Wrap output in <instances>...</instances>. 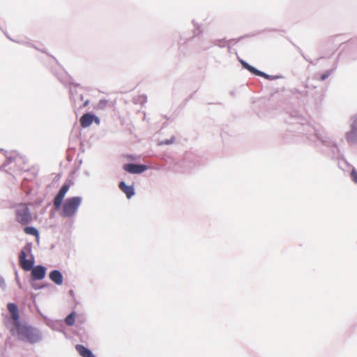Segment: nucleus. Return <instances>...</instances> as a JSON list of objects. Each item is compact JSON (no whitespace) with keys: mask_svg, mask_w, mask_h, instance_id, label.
Segmentation results:
<instances>
[{"mask_svg":"<svg viewBox=\"0 0 357 357\" xmlns=\"http://www.w3.org/2000/svg\"><path fill=\"white\" fill-rule=\"evenodd\" d=\"M285 114L287 115L285 122L291 125L289 132L304 135L317 151L332 159L336 158L338 167L343 172H349L353 166L346 160L335 140L327 135L321 126L309 122L308 113Z\"/></svg>","mask_w":357,"mask_h":357,"instance_id":"nucleus-1","label":"nucleus"},{"mask_svg":"<svg viewBox=\"0 0 357 357\" xmlns=\"http://www.w3.org/2000/svg\"><path fill=\"white\" fill-rule=\"evenodd\" d=\"M9 329L12 335L17 337L18 340L30 344L39 343L43 338V333L38 328L24 320L10 326Z\"/></svg>","mask_w":357,"mask_h":357,"instance_id":"nucleus-2","label":"nucleus"},{"mask_svg":"<svg viewBox=\"0 0 357 357\" xmlns=\"http://www.w3.org/2000/svg\"><path fill=\"white\" fill-rule=\"evenodd\" d=\"M58 80L66 87H69V93L71 96V103L73 112H77L85 107L89 103V100H84L82 94H78L76 88L79 84L74 82L73 77L66 71L62 70L56 74Z\"/></svg>","mask_w":357,"mask_h":357,"instance_id":"nucleus-3","label":"nucleus"},{"mask_svg":"<svg viewBox=\"0 0 357 357\" xmlns=\"http://www.w3.org/2000/svg\"><path fill=\"white\" fill-rule=\"evenodd\" d=\"M32 242H27L18 255L20 265L26 272L31 271L35 266V257L32 253Z\"/></svg>","mask_w":357,"mask_h":357,"instance_id":"nucleus-4","label":"nucleus"},{"mask_svg":"<svg viewBox=\"0 0 357 357\" xmlns=\"http://www.w3.org/2000/svg\"><path fill=\"white\" fill-rule=\"evenodd\" d=\"M82 202V197L75 196L65 199L60 215L63 218L74 216L79 209Z\"/></svg>","mask_w":357,"mask_h":357,"instance_id":"nucleus-5","label":"nucleus"},{"mask_svg":"<svg viewBox=\"0 0 357 357\" xmlns=\"http://www.w3.org/2000/svg\"><path fill=\"white\" fill-rule=\"evenodd\" d=\"M238 59L239 63L241 65V67L243 69L248 70L253 75L265 78L266 79L270 80V81L282 79L284 77L281 75H269L264 71H261V70L257 69L256 67L250 65L249 63H248L246 61L243 60V59L238 58Z\"/></svg>","mask_w":357,"mask_h":357,"instance_id":"nucleus-6","label":"nucleus"},{"mask_svg":"<svg viewBox=\"0 0 357 357\" xmlns=\"http://www.w3.org/2000/svg\"><path fill=\"white\" fill-rule=\"evenodd\" d=\"M15 219L17 222L22 225H26L31 222L32 215L26 204H20L15 210Z\"/></svg>","mask_w":357,"mask_h":357,"instance_id":"nucleus-7","label":"nucleus"},{"mask_svg":"<svg viewBox=\"0 0 357 357\" xmlns=\"http://www.w3.org/2000/svg\"><path fill=\"white\" fill-rule=\"evenodd\" d=\"M7 309L11 315L10 317H6L5 324L8 328H10V326L17 324L22 320L21 319L18 306L15 303H8L7 305Z\"/></svg>","mask_w":357,"mask_h":357,"instance_id":"nucleus-8","label":"nucleus"},{"mask_svg":"<svg viewBox=\"0 0 357 357\" xmlns=\"http://www.w3.org/2000/svg\"><path fill=\"white\" fill-rule=\"evenodd\" d=\"M350 130L345 134V139L350 145H357V114L351 118Z\"/></svg>","mask_w":357,"mask_h":357,"instance_id":"nucleus-9","label":"nucleus"},{"mask_svg":"<svg viewBox=\"0 0 357 357\" xmlns=\"http://www.w3.org/2000/svg\"><path fill=\"white\" fill-rule=\"evenodd\" d=\"M47 267L42 265H36L31 271L30 282H36L43 280L47 273Z\"/></svg>","mask_w":357,"mask_h":357,"instance_id":"nucleus-10","label":"nucleus"},{"mask_svg":"<svg viewBox=\"0 0 357 357\" xmlns=\"http://www.w3.org/2000/svg\"><path fill=\"white\" fill-rule=\"evenodd\" d=\"M119 189L126 194L128 199H130L135 195L134 185H127L124 181H121L119 183Z\"/></svg>","mask_w":357,"mask_h":357,"instance_id":"nucleus-11","label":"nucleus"},{"mask_svg":"<svg viewBox=\"0 0 357 357\" xmlns=\"http://www.w3.org/2000/svg\"><path fill=\"white\" fill-rule=\"evenodd\" d=\"M49 278L56 285H61L63 282V275L59 269H53L49 273Z\"/></svg>","mask_w":357,"mask_h":357,"instance_id":"nucleus-12","label":"nucleus"},{"mask_svg":"<svg viewBox=\"0 0 357 357\" xmlns=\"http://www.w3.org/2000/svg\"><path fill=\"white\" fill-rule=\"evenodd\" d=\"M75 349L82 357H96L91 349L83 344H76Z\"/></svg>","mask_w":357,"mask_h":357,"instance_id":"nucleus-13","label":"nucleus"},{"mask_svg":"<svg viewBox=\"0 0 357 357\" xmlns=\"http://www.w3.org/2000/svg\"><path fill=\"white\" fill-rule=\"evenodd\" d=\"M79 122L82 128H89L93 123L92 113H84Z\"/></svg>","mask_w":357,"mask_h":357,"instance_id":"nucleus-14","label":"nucleus"},{"mask_svg":"<svg viewBox=\"0 0 357 357\" xmlns=\"http://www.w3.org/2000/svg\"><path fill=\"white\" fill-rule=\"evenodd\" d=\"M24 172L27 174L26 176H24V180L26 181H33L38 175V168L36 167H32L30 169H22Z\"/></svg>","mask_w":357,"mask_h":357,"instance_id":"nucleus-15","label":"nucleus"},{"mask_svg":"<svg viewBox=\"0 0 357 357\" xmlns=\"http://www.w3.org/2000/svg\"><path fill=\"white\" fill-rule=\"evenodd\" d=\"M23 230L25 234L35 236L36 240L38 241H39L40 232H39V230L36 227L26 225L24 227Z\"/></svg>","mask_w":357,"mask_h":357,"instance_id":"nucleus-16","label":"nucleus"},{"mask_svg":"<svg viewBox=\"0 0 357 357\" xmlns=\"http://www.w3.org/2000/svg\"><path fill=\"white\" fill-rule=\"evenodd\" d=\"M107 105L112 107L114 105V102L109 101L105 98H102L97 104L93 105V109L96 110H103L107 108Z\"/></svg>","mask_w":357,"mask_h":357,"instance_id":"nucleus-17","label":"nucleus"},{"mask_svg":"<svg viewBox=\"0 0 357 357\" xmlns=\"http://www.w3.org/2000/svg\"><path fill=\"white\" fill-rule=\"evenodd\" d=\"M64 197H65L64 196H62L57 193L54 196V197L53 199V205H54V209L55 211H58L63 207V203L65 201Z\"/></svg>","mask_w":357,"mask_h":357,"instance_id":"nucleus-18","label":"nucleus"},{"mask_svg":"<svg viewBox=\"0 0 357 357\" xmlns=\"http://www.w3.org/2000/svg\"><path fill=\"white\" fill-rule=\"evenodd\" d=\"M73 184V182L71 179L67 178L61 187L60 188L59 190L58 191L57 194L61 195L62 196H66V193L69 190L71 185Z\"/></svg>","mask_w":357,"mask_h":357,"instance_id":"nucleus-19","label":"nucleus"},{"mask_svg":"<svg viewBox=\"0 0 357 357\" xmlns=\"http://www.w3.org/2000/svg\"><path fill=\"white\" fill-rule=\"evenodd\" d=\"M77 314L75 310L71 311L65 318L64 321L68 326H73L75 325L76 321Z\"/></svg>","mask_w":357,"mask_h":357,"instance_id":"nucleus-20","label":"nucleus"},{"mask_svg":"<svg viewBox=\"0 0 357 357\" xmlns=\"http://www.w3.org/2000/svg\"><path fill=\"white\" fill-rule=\"evenodd\" d=\"M337 67V60H336L335 61L332 68L326 70L324 73H323L320 75L319 80L322 81V82L325 81L329 76H331L333 73V72L336 70Z\"/></svg>","mask_w":357,"mask_h":357,"instance_id":"nucleus-21","label":"nucleus"},{"mask_svg":"<svg viewBox=\"0 0 357 357\" xmlns=\"http://www.w3.org/2000/svg\"><path fill=\"white\" fill-rule=\"evenodd\" d=\"M137 163L128 162L123 165L124 171L129 174H135Z\"/></svg>","mask_w":357,"mask_h":357,"instance_id":"nucleus-22","label":"nucleus"},{"mask_svg":"<svg viewBox=\"0 0 357 357\" xmlns=\"http://www.w3.org/2000/svg\"><path fill=\"white\" fill-rule=\"evenodd\" d=\"M149 169L148 165L145 164L137 163L135 174H141Z\"/></svg>","mask_w":357,"mask_h":357,"instance_id":"nucleus-23","label":"nucleus"},{"mask_svg":"<svg viewBox=\"0 0 357 357\" xmlns=\"http://www.w3.org/2000/svg\"><path fill=\"white\" fill-rule=\"evenodd\" d=\"M176 137L172 135L169 139H166L164 140L159 141L158 142V145L164 146V145H170L172 144L175 142Z\"/></svg>","mask_w":357,"mask_h":357,"instance_id":"nucleus-24","label":"nucleus"},{"mask_svg":"<svg viewBox=\"0 0 357 357\" xmlns=\"http://www.w3.org/2000/svg\"><path fill=\"white\" fill-rule=\"evenodd\" d=\"M247 36H243L237 38H231L227 41V47L229 49V52H231V45L236 44L238 42H239L243 38H245Z\"/></svg>","mask_w":357,"mask_h":357,"instance_id":"nucleus-25","label":"nucleus"},{"mask_svg":"<svg viewBox=\"0 0 357 357\" xmlns=\"http://www.w3.org/2000/svg\"><path fill=\"white\" fill-rule=\"evenodd\" d=\"M15 158L14 156H12V155H6V160L4 161V162L1 165L0 169H3V168H5L6 167H7L8 165H10V163H12L14 160H15Z\"/></svg>","mask_w":357,"mask_h":357,"instance_id":"nucleus-26","label":"nucleus"},{"mask_svg":"<svg viewBox=\"0 0 357 357\" xmlns=\"http://www.w3.org/2000/svg\"><path fill=\"white\" fill-rule=\"evenodd\" d=\"M293 45L296 47V49L297 50L298 52L303 57V59L305 60H306L307 61H308L310 63L312 64V65H316L317 64V62L314 63L312 59H307L305 55L304 54L303 50L298 47L295 44H293Z\"/></svg>","mask_w":357,"mask_h":357,"instance_id":"nucleus-27","label":"nucleus"},{"mask_svg":"<svg viewBox=\"0 0 357 357\" xmlns=\"http://www.w3.org/2000/svg\"><path fill=\"white\" fill-rule=\"evenodd\" d=\"M192 23L193 24L195 27V29L193 30V36H192V38H194L199 35L202 33V31L200 30L199 25L198 24V23L195 22V20H192Z\"/></svg>","mask_w":357,"mask_h":357,"instance_id":"nucleus-28","label":"nucleus"},{"mask_svg":"<svg viewBox=\"0 0 357 357\" xmlns=\"http://www.w3.org/2000/svg\"><path fill=\"white\" fill-rule=\"evenodd\" d=\"M350 178L354 183H357V170L354 167H351L350 173Z\"/></svg>","mask_w":357,"mask_h":357,"instance_id":"nucleus-29","label":"nucleus"},{"mask_svg":"<svg viewBox=\"0 0 357 357\" xmlns=\"http://www.w3.org/2000/svg\"><path fill=\"white\" fill-rule=\"evenodd\" d=\"M136 102L144 105L147 102V96L144 94L140 95L136 99Z\"/></svg>","mask_w":357,"mask_h":357,"instance_id":"nucleus-30","label":"nucleus"},{"mask_svg":"<svg viewBox=\"0 0 357 357\" xmlns=\"http://www.w3.org/2000/svg\"><path fill=\"white\" fill-rule=\"evenodd\" d=\"M226 40L224 39H220V40H215L213 42L214 45H218V47L222 48L226 47Z\"/></svg>","mask_w":357,"mask_h":357,"instance_id":"nucleus-31","label":"nucleus"},{"mask_svg":"<svg viewBox=\"0 0 357 357\" xmlns=\"http://www.w3.org/2000/svg\"><path fill=\"white\" fill-rule=\"evenodd\" d=\"M15 279L20 289H22V284L20 281V277L18 275V272L17 270L15 271Z\"/></svg>","mask_w":357,"mask_h":357,"instance_id":"nucleus-32","label":"nucleus"},{"mask_svg":"<svg viewBox=\"0 0 357 357\" xmlns=\"http://www.w3.org/2000/svg\"><path fill=\"white\" fill-rule=\"evenodd\" d=\"M31 286L35 290L43 289L41 284H37L35 282H31Z\"/></svg>","mask_w":357,"mask_h":357,"instance_id":"nucleus-33","label":"nucleus"},{"mask_svg":"<svg viewBox=\"0 0 357 357\" xmlns=\"http://www.w3.org/2000/svg\"><path fill=\"white\" fill-rule=\"evenodd\" d=\"M92 119L93 123H95L97 125H99L100 123V119L98 116L96 115V113H92Z\"/></svg>","mask_w":357,"mask_h":357,"instance_id":"nucleus-34","label":"nucleus"},{"mask_svg":"<svg viewBox=\"0 0 357 357\" xmlns=\"http://www.w3.org/2000/svg\"><path fill=\"white\" fill-rule=\"evenodd\" d=\"M0 287L3 290H5L6 288V284L5 280H4L3 278L1 276H0Z\"/></svg>","mask_w":357,"mask_h":357,"instance_id":"nucleus-35","label":"nucleus"},{"mask_svg":"<svg viewBox=\"0 0 357 357\" xmlns=\"http://www.w3.org/2000/svg\"><path fill=\"white\" fill-rule=\"evenodd\" d=\"M41 287L43 289H45L46 287L54 288L53 284L51 283H49V282H45V283L41 284Z\"/></svg>","mask_w":357,"mask_h":357,"instance_id":"nucleus-36","label":"nucleus"},{"mask_svg":"<svg viewBox=\"0 0 357 357\" xmlns=\"http://www.w3.org/2000/svg\"><path fill=\"white\" fill-rule=\"evenodd\" d=\"M77 321H78V322H79V323H84V317H83L82 315L79 314V315L77 316Z\"/></svg>","mask_w":357,"mask_h":357,"instance_id":"nucleus-37","label":"nucleus"},{"mask_svg":"<svg viewBox=\"0 0 357 357\" xmlns=\"http://www.w3.org/2000/svg\"><path fill=\"white\" fill-rule=\"evenodd\" d=\"M25 44H26V45H28V46H31V47H33V48H35V49H36V50H39V49H38V47H36L35 45H33V44H31V43H30L26 42V43H25ZM40 51H41V52H45V51H44V50H40Z\"/></svg>","mask_w":357,"mask_h":357,"instance_id":"nucleus-38","label":"nucleus"},{"mask_svg":"<svg viewBox=\"0 0 357 357\" xmlns=\"http://www.w3.org/2000/svg\"><path fill=\"white\" fill-rule=\"evenodd\" d=\"M69 294L73 297V298H75V292L73 289H70L69 291H68Z\"/></svg>","mask_w":357,"mask_h":357,"instance_id":"nucleus-39","label":"nucleus"},{"mask_svg":"<svg viewBox=\"0 0 357 357\" xmlns=\"http://www.w3.org/2000/svg\"><path fill=\"white\" fill-rule=\"evenodd\" d=\"M20 158L22 159L23 163H25L27 161V159L26 157H24V158L21 157Z\"/></svg>","mask_w":357,"mask_h":357,"instance_id":"nucleus-40","label":"nucleus"},{"mask_svg":"<svg viewBox=\"0 0 357 357\" xmlns=\"http://www.w3.org/2000/svg\"><path fill=\"white\" fill-rule=\"evenodd\" d=\"M142 114H143L142 119H143V120H144V119H145V118H146V112H144V113H142Z\"/></svg>","mask_w":357,"mask_h":357,"instance_id":"nucleus-41","label":"nucleus"},{"mask_svg":"<svg viewBox=\"0 0 357 357\" xmlns=\"http://www.w3.org/2000/svg\"><path fill=\"white\" fill-rule=\"evenodd\" d=\"M0 151L4 152L5 153H7V151H5L3 149H0Z\"/></svg>","mask_w":357,"mask_h":357,"instance_id":"nucleus-42","label":"nucleus"},{"mask_svg":"<svg viewBox=\"0 0 357 357\" xmlns=\"http://www.w3.org/2000/svg\"><path fill=\"white\" fill-rule=\"evenodd\" d=\"M6 36H7V38H8L9 40H13V41H15V40H13L11 38H10L8 36H7V35H6Z\"/></svg>","mask_w":357,"mask_h":357,"instance_id":"nucleus-43","label":"nucleus"},{"mask_svg":"<svg viewBox=\"0 0 357 357\" xmlns=\"http://www.w3.org/2000/svg\"><path fill=\"white\" fill-rule=\"evenodd\" d=\"M230 94H231V96H233V95L234 94V91H231V92H230Z\"/></svg>","mask_w":357,"mask_h":357,"instance_id":"nucleus-44","label":"nucleus"},{"mask_svg":"<svg viewBox=\"0 0 357 357\" xmlns=\"http://www.w3.org/2000/svg\"><path fill=\"white\" fill-rule=\"evenodd\" d=\"M43 202V200L38 201L39 204H40Z\"/></svg>","mask_w":357,"mask_h":357,"instance_id":"nucleus-45","label":"nucleus"},{"mask_svg":"<svg viewBox=\"0 0 357 357\" xmlns=\"http://www.w3.org/2000/svg\"><path fill=\"white\" fill-rule=\"evenodd\" d=\"M323 57L317 58V61H318L319 59H322Z\"/></svg>","mask_w":357,"mask_h":357,"instance_id":"nucleus-46","label":"nucleus"},{"mask_svg":"<svg viewBox=\"0 0 357 357\" xmlns=\"http://www.w3.org/2000/svg\"><path fill=\"white\" fill-rule=\"evenodd\" d=\"M85 174H86V175H89V172H85Z\"/></svg>","mask_w":357,"mask_h":357,"instance_id":"nucleus-47","label":"nucleus"}]
</instances>
